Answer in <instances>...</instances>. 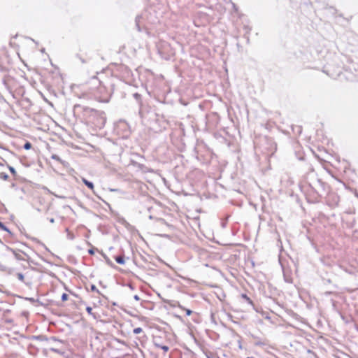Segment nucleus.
Segmentation results:
<instances>
[{
    "mask_svg": "<svg viewBox=\"0 0 358 358\" xmlns=\"http://www.w3.org/2000/svg\"><path fill=\"white\" fill-rule=\"evenodd\" d=\"M82 181L89 189H90L92 191L94 190V187L92 182L88 181L84 178H82Z\"/></svg>",
    "mask_w": 358,
    "mask_h": 358,
    "instance_id": "obj_1",
    "label": "nucleus"
},
{
    "mask_svg": "<svg viewBox=\"0 0 358 358\" xmlns=\"http://www.w3.org/2000/svg\"><path fill=\"white\" fill-rule=\"evenodd\" d=\"M115 261L120 264H124V258L122 256H117L115 257Z\"/></svg>",
    "mask_w": 358,
    "mask_h": 358,
    "instance_id": "obj_2",
    "label": "nucleus"
},
{
    "mask_svg": "<svg viewBox=\"0 0 358 358\" xmlns=\"http://www.w3.org/2000/svg\"><path fill=\"white\" fill-rule=\"evenodd\" d=\"M180 308L182 309V310H184L187 316L191 315L192 313V311L191 310L187 309L185 307L180 306Z\"/></svg>",
    "mask_w": 358,
    "mask_h": 358,
    "instance_id": "obj_3",
    "label": "nucleus"
},
{
    "mask_svg": "<svg viewBox=\"0 0 358 358\" xmlns=\"http://www.w3.org/2000/svg\"><path fill=\"white\" fill-rule=\"evenodd\" d=\"M155 345L157 346V348L162 349L165 352H168L169 349V347L166 345H161L159 344H155Z\"/></svg>",
    "mask_w": 358,
    "mask_h": 358,
    "instance_id": "obj_4",
    "label": "nucleus"
},
{
    "mask_svg": "<svg viewBox=\"0 0 358 358\" xmlns=\"http://www.w3.org/2000/svg\"><path fill=\"white\" fill-rule=\"evenodd\" d=\"M0 229L5 231H7L9 234H11L10 230L1 222H0Z\"/></svg>",
    "mask_w": 358,
    "mask_h": 358,
    "instance_id": "obj_5",
    "label": "nucleus"
},
{
    "mask_svg": "<svg viewBox=\"0 0 358 358\" xmlns=\"http://www.w3.org/2000/svg\"><path fill=\"white\" fill-rule=\"evenodd\" d=\"M0 178H1L2 180H7L8 178V176L6 173H0Z\"/></svg>",
    "mask_w": 358,
    "mask_h": 358,
    "instance_id": "obj_6",
    "label": "nucleus"
},
{
    "mask_svg": "<svg viewBox=\"0 0 358 358\" xmlns=\"http://www.w3.org/2000/svg\"><path fill=\"white\" fill-rule=\"evenodd\" d=\"M86 310L88 314L92 315H93L94 317H95V315H94V313L92 312V308L91 307H90V306L87 307Z\"/></svg>",
    "mask_w": 358,
    "mask_h": 358,
    "instance_id": "obj_7",
    "label": "nucleus"
},
{
    "mask_svg": "<svg viewBox=\"0 0 358 358\" xmlns=\"http://www.w3.org/2000/svg\"><path fill=\"white\" fill-rule=\"evenodd\" d=\"M133 331L135 334H138L141 333L143 331V329L141 327H137L135 328Z\"/></svg>",
    "mask_w": 358,
    "mask_h": 358,
    "instance_id": "obj_8",
    "label": "nucleus"
},
{
    "mask_svg": "<svg viewBox=\"0 0 358 358\" xmlns=\"http://www.w3.org/2000/svg\"><path fill=\"white\" fill-rule=\"evenodd\" d=\"M8 169L9 171H10V173L15 176H16V171L15 170V169L10 166H8Z\"/></svg>",
    "mask_w": 358,
    "mask_h": 358,
    "instance_id": "obj_9",
    "label": "nucleus"
},
{
    "mask_svg": "<svg viewBox=\"0 0 358 358\" xmlns=\"http://www.w3.org/2000/svg\"><path fill=\"white\" fill-rule=\"evenodd\" d=\"M31 148V144L29 142H27L24 145V148L25 150H29Z\"/></svg>",
    "mask_w": 358,
    "mask_h": 358,
    "instance_id": "obj_10",
    "label": "nucleus"
},
{
    "mask_svg": "<svg viewBox=\"0 0 358 358\" xmlns=\"http://www.w3.org/2000/svg\"><path fill=\"white\" fill-rule=\"evenodd\" d=\"M68 299H69V296H68V294H67L64 293V294L62 295V300L63 301H67V300H68Z\"/></svg>",
    "mask_w": 358,
    "mask_h": 358,
    "instance_id": "obj_11",
    "label": "nucleus"
},
{
    "mask_svg": "<svg viewBox=\"0 0 358 358\" xmlns=\"http://www.w3.org/2000/svg\"><path fill=\"white\" fill-rule=\"evenodd\" d=\"M242 298H243L244 299H245L247 301H248L250 303H252V301L251 299H250V297H248L246 294H242Z\"/></svg>",
    "mask_w": 358,
    "mask_h": 358,
    "instance_id": "obj_12",
    "label": "nucleus"
},
{
    "mask_svg": "<svg viewBox=\"0 0 358 358\" xmlns=\"http://www.w3.org/2000/svg\"><path fill=\"white\" fill-rule=\"evenodd\" d=\"M134 298H135L136 300H139V298H138V296H135Z\"/></svg>",
    "mask_w": 358,
    "mask_h": 358,
    "instance_id": "obj_13",
    "label": "nucleus"
},
{
    "mask_svg": "<svg viewBox=\"0 0 358 358\" xmlns=\"http://www.w3.org/2000/svg\"><path fill=\"white\" fill-rule=\"evenodd\" d=\"M92 289H95V286L92 285Z\"/></svg>",
    "mask_w": 358,
    "mask_h": 358,
    "instance_id": "obj_14",
    "label": "nucleus"
},
{
    "mask_svg": "<svg viewBox=\"0 0 358 358\" xmlns=\"http://www.w3.org/2000/svg\"><path fill=\"white\" fill-rule=\"evenodd\" d=\"M0 165H3V164H1V162H0Z\"/></svg>",
    "mask_w": 358,
    "mask_h": 358,
    "instance_id": "obj_15",
    "label": "nucleus"
},
{
    "mask_svg": "<svg viewBox=\"0 0 358 358\" xmlns=\"http://www.w3.org/2000/svg\"><path fill=\"white\" fill-rule=\"evenodd\" d=\"M0 165H3V164H1V162H0Z\"/></svg>",
    "mask_w": 358,
    "mask_h": 358,
    "instance_id": "obj_16",
    "label": "nucleus"
},
{
    "mask_svg": "<svg viewBox=\"0 0 358 358\" xmlns=\"http://www.w3.org/2000/svg\"><path fill=\"white\" fill-rule=\"evenodd\" d=\"M247 358H255V357H247Z\"/></svg>",
    "mask_w": 358,
    "mask_h": 358,
    "instance_id": "obj_17",
    "label": "nucleus"
}]
</instances>
